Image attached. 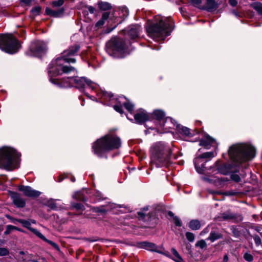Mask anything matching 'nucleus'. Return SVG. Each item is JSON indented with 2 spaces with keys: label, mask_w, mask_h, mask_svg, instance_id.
Returning <instances> with one entry per match:
<instances>
[{
  "label": "nucleus",
  "mask_w": 262,
  "mask_h": 262,
  "mask_svg": "<svg viewBox=\"0 0 262 262\" xmlns=\"http://www.w3.org/2000/svg\"><path fill=\"white\" fill-rule=\"evenodd\" d=\"M19 254L21 255H24L25 254V252L24 251H20Z\"/></svg>",
  "instance_id": "774afa93"
},
{
  "label": "nucleus",
  "mask_w": 262,
  "mask_h": 262,
  "mask_svg": "<svg viewBox=\"0 0 262 262\" xmlns=\"http://www.w3.org/2000/svg\"><path fill=\"white\" fill-rule=\"evenodd\" d=\"M121 146L120 138L115 135H107L94 143L93 149L99 157H103L106 152L117 149Z\"/></svg>",
  "instance_id": "f03ea898"
},
{
  "label": "nucleus",
  "mask_w": 262,
  "mask_h": 262,
  "mask_svg": "<svg viewBox=\"0 0 262 262\" xmlns=\"http://www.w3.org/2000/svg\"><path fill=\"white\" fill-rule=\"evenodd\" d=\"M150 159L152 163L157 167L167 166L170 160L171 149L163 142L154 143L150 147Z\"/></svg>",
  "instance_id": "7ed1b4c3"
},
{
  "label": "nucleus",
  "mask_w": 262,
  "mask_h": 262,
  "mask_svg": "<svg viewBox=\"0 0 262 262\" xmlns=\"http://www.w3.org/2000/svg\"><path fill=\"white\" fill-rule=\"evenodd\" d=\"M201 226V223L198 220H193L189 222V227L192 230H199Z\"/></svg>",
  "instance_id": "a878e982"
},
{
  "label": "nucleus",
  "mask_w": 262,
  "mask_h": 262,
  "mask_svg": "<svg viewBox=\"0 0 262 262\" xmlns=\"http://www.w3.org/2000/svg\"><path fill=\"white\" fill-rule=\"evenodd\" d=\"M41 8L40 7H36L32 9L31 12L34 15H37L39 14Z\"/></svg>",
  "instance_id": "c03bdc74"
},
{
  "label": "nucleus",
  "mask_w": 262,
  "mask_h": 262,
  "mask_svg": "<svg viewBox=\"0 0 262 262\" xmlns=\"http://www.w3.org/2000/svg\"><path fill=\"white\" fill-rule=\"evenodd\" d=\"M79 49L80 47L78 45L70 47L68 50L64 51L60 57L66 63H75L76 60L73 56L77 55Z\"/></svg>",
  "instance_id": "4468645a"
},
{
  "label": "nucleus",
  "mask_w": 262,
  "mask_h": 262,
  "mask_svg": "<svg viewBox=\"0 0 262 262\" xmlns=\"http://www.w3.org/2000/svg\"><path fill=\"white\" fill-rule=\"evenodd\" d=\"M230 5L232 6H235L237 4V0H229Z\"/></svg>",
  "instance_id": "603ef678"
},
{
  "label": "nucleus",
  "mask_w": 262,
  "mask_h": 262,
  "mask_svg": "<svg viewBox=\"0 0 262 262\" xmlns=\"http://www.w3.org/2000/svg\"><path fill=\"white\" fill-rule=\"evenodd\" d=\"M9 250L5 248H0V256H6L9 254Z\"/></svg>",
  "instance_id": "a19ab883"
},
{
  "label": "nucleus",
  "mask_w": 262,
  "mask_h": 262,
  "mask_svg": "<svg viewBox=\"0 0 262 262\" xmlns=\"http://www.w3.org/2000/svg\"><path fill=\"white\" fill-rule=\"evenodd\" d=\"M69 84L64 86H70L73 85L83 91L84 89H90L92 90H95L98 88V85L95 82L86 79L85 77H70L68 78Z\"/></svg>",
  "instance_id": "9d476101"
},
{
  "label": "nucleus",
  "mask_w": 262,
  "mask_h": 262,
  "mask_svg": "<svg viewBox=\"0 0 262 262\" xmlns=\"http://www.w3.org/2000/svg\"><path fill=\"white\" fill-rule=\"evenodd\" d=\"M32 0H21V2L26 5H29L31 4Z\"/></svg>",
  "instance_id": "864d4df0"
},
{
  "label": "nucleus",
  "mask_w": 262,
  "mask_h": 262,
  "mask_svg": "<svg viewBox=\"0 0 262 262\" xmlns=\"http://www.w3.org/2000/svg\"><path fill=\"white\" fill-rule=\"evenodd\" d=\"M13 203L17 207H24L26 205L25 201L21 198L19 194L15 192H13L11 194Z\"/></svg>",
  "instance_id": "412c9836"
},
{
  "label": "nucleus",
  "mask_w": 262,
  "mask_h": 262,
  "mask_svg": "<svg viewBox=\"0 0 262 262\" xmlns=\"http://www.w3.org/2000/svg\"><path fill=\"white\" fill-rule=\"evenodd\" d=\"M171 252L173 255L174 256L175 258L174 260L177 262H182L183 261V259L181 256L180 255L178 251L174 248L171 249Z\"/></svg>",
  "instance_id": "2f4dec72"
},
{
  "label": "nucleus",
  "mask_w": 262,
  "mask_h": 262,
  "mask_svg": "<svg viewBox=\"0 0 262 262\" xmlns=\"http://www.w3.org/2000/svg\"><path fill=\"white\" fill-rule=\"evenodd\" d=\"M153 115L157 121L158 122V125L160 127H163L166 126L167 128H172L173 126H174L175 124L173 122L174 120L170 117H167L166 118H164L165 114L161 110H156L154 112ZM157 127H158V124H156ZM156 129L158 130L157 127H156Z\"/></svg>",
  "instance_id": "f8f14e48"
},
{
  "label": "nucleus",
  "mask_w": 262,
  "mask_h": 262,
  "mask_svg": "<svg viewBox=\"0 0 262 262\" xmlns=\"http://www.w3.org/2000/svg\"><path fill=\"white\" fill-rule=\"evenodd\" d=\"M205 4L202 7V10H205L209 12H212L216 10L218 5L215 0H205Z\"/></svg>",
  "instance_id": "4be33fe9"
},
{
  "label": "nucleus",
  "mask_w": 262,
  "mask_h": 262,
  "mask_svg": "<svg viewBox=\"0 0 262 262\" xmlns=\"http://www.w3.org/2000/svg\"><path fill=\"white\" fill-rule=\"evenodd\" d=\"M84 190L82 191H79L75 192L73 195V198L75 199H76L79 201H85L86 200V198L84 196L83 194V191Z\"/></svg>",
  "instance_id": "bb28decb"
},
{
  "label": "nucleus",
  "mask_w": 262,
  "mask_h": 262,
  "mask_svg": "<svg viewBox=\"0 0 262 262\" xmlns=\"http://www.w3.org/2000/svg\"><path fill=\"white\" fill-rule=\"evenodd\" d=\"M20 47L18 41L11 34L0 35V49L9 53H16Z\"/></svg>",
  "instance_id": "1a4fd4ad"
},
{
  "label": "nucleus",
  "mask_w": 262,
  "mask_h": 262,
  "mask_svg": "<svg viewBox=\"0 0 262 262\" xmlns=\"http://www.w3.org/2000/svg\"><path fill=\"white\" fill-rule=\"evenodd\" d=\"M233 13L235 16H238V14H237V12H235V11H233Z\"/></svg>",
  "instance_id": "338daca9"
},
{
  "label": "nucleus",
  "mask_w": 262,
  "mask_h": 262,
  "mask_svg": "<svg viewBox=\"0 0 262 262\" xmlns=\"http://www.w3.org/2000/svg\"><path fill=\"white\" fill-rule=\"evenodd\" d=\"M202 179L205 181V182H208L209 183H214L216 179H210L209 178H208V177H205V176H203V177H202Z\"/></svg>",
  "instance_id": "a18cd8bd"
},
{
  "label": "nucleus",
  "mask_w": 262,
  "mask_h": 262,
  "mask_svg": "<svg viewBox=\"0 0 262 262\" xmlns=\"http://www.w3.org/2000/svg\"><path fill=\"white\" fill-rule=\"evenodd\" d=\"M234 217V215L230 213L226 212L222 214V217L224 220L232 219Z\"/></svg>",
  "instance_id": "4c0bfd02"
},
{
  "label": "nucleus",
  "mask_w": 262,
  "mask_h": 262,
  "mask_svg": "<svg viewBox=\"0 0 262 262\" xmlns=\"http://www.w3.org/2000/svg\"><path fill=\"white\" fill-rule=\"evenodd\" d=\"M231 178L232 180L235 181V182H239L241 180V178L237 174H232L231 176Z\"/></svg>",
  "instance_id": "8fccbe9b"
},
{
  "label": "nucleus",
  "mask_w": 262,
  "mask_h": 262,
  "mask_svg": "<svg viewBox=\"0 0 262 262\" xmlns=\"http://www.w3.org/2000/svg\"><path fill=\"white\" fill-rule=\"evenodd\" d=\"M10 233V231L9 230V229H8L6 228V231L4 232L5 234H8Z\"/></svg>",
  "instance_id": "0e129e2a"
},
{
  "label": "nucleus",
  "mask_w": 262,
  "mask_h": 262,
  "mask_svg": "<svg viewBox=\"0 0 262 262\" xmlns=\"http://www.w3.org/2000/svg\"><path fill=\"white\" fill-rule=\"evenodd\" d=\"M208 232V229L207 228H206L204 229L201 233V235H203L204 234H205Z\"/></svg>",
  "instance_id": "13d9d810"
},
{
  "label": "nucleus",
  "mask_w": 262,
  "mask_h": 262,
  "mask_svg": "<svg viewBox=\"0 0 262 262\" xmlns=\"http://www.w3.org/2000/svg\"><path fill=\"white\" fill-rule=\"evenodd\" d=\"M47 49V45L45 42L36 40L31 44L28 54L30 56L40 57L46 53Z\"/></svg>",
  "instance_id": "9b49d317"
},
{
  "label": "nucleus",
  "mask_w": 262,
  "mask_h": 262,
  "mask_svg": "<svg viewBox=\"0 0 262 262\" xmlns=\"http://www.w3.org/2000/svg\"><path fill=\"white\" fill-rule=\"evenodd\" d=\"M110 207L108 206H107L106 207L105 206H101V207H94L93 210V211L95 212H101L104 213L106 211H107L109 209Z\"/></svg>",
  "instance_id": "7c9ffc66"
},
{
  "label": "nucleus",
  "mask_w": 262,
  "mask_h": 262,
  "mask_svg": "<svg viewBox=\"0 0 262 262\" xmlns=\"http://www.w3.org/2000/svg\"><path fill=\"white\" fill-rule=\"evenodd\" d=\"M72 207L75 208L78 210H84V206L80 203H74L72 205Z\"/></svg>",
  "instance_id": "ea45409f"
},
{
  "label": "nucleus",
  "mask_w": 262,
  "mask_h": 262,
  "mask_svg": "<svg viewBox=\"0 0 262 262\" xmlns=\"http://www.w3.org/2000/svg\"><path fill=\"white\" fill-rule=\"evenodd\" d=\"M117 14L118 12L114 11L104 12L102 13L101 18L95 24L94 28L96 29L101 28L105 24L106 21H108V22L112 21V22L117 23V25L120 24L121 21H119L117 16Z\"/></svg>",
  "instance_id": "ddd939ff"
},
{
  "label": "nucleus",
  "mask_w": 262,
  "mask_h": 262,
  "mask_svg": "<svg viewBox=\"0 0 262 262\" xmlns=\"http://www.w3.org/2000/svg\"><path fill=\"white\" fill-rule=\"evenodd\" d=\"M186 237L187 239L190 242H193L194 240V234L189 232H187L186 233Z\"/></svg>",
  "instance_id": "58836bf2"
},
{
  "label": "nucleus",
  "mask_w": 262,
  "mask_h": 262,
  "mask_svg": "<svg viewBox=\"0 0 262 262\" xmlns=\"http://www.w3.org/2000/svg\"><path fill=\"white\" fill-rule=\"evenodd\" d=\"M99 8L103 11L108 10L111 9V5L107 2H99L98 3Z\"/></svg>",
  "instance_id": "c756f323"
},
{
  "label": "nucleus",
  "mask_w": 262,
  "mask_h": 262,
  "mask_svg": "<svg viewBox=\"0 0 262 262\" xmlns=\"http://www.w3.org/2000/svg\"><path fill=\"white\" fill-rule=\"evenodd\" d=\"M168 214L169 216H170L171 217H173L174 216V214L171 211H169L168 212Z\"/></svg>",
  "instance_id": "680f3d73"
},
{
  "label": "nucleus",
  "mask_w": 262,
  "mask_h": 262,
  "mask_svg": "<svg viewBox=\"0 0 262 262\" xmlns=\"http://www.w3.org/2000/svg\"><path fill=\"white\" fill-rule=\"evenodd\" d=\"M8 228H9V230H10V231L11 232L12 230L15 229H17V227H15V226H13L12 225H8L7 226V229H8Z\"/></svg>",
  "instance_id": "5fc2aeb1"
},
{
  "label": "nucleus",
  "mask_w": 262,
  "mask_h": 262,
  "mask_svg": "<svg viewBox=\"0 0 262 262\" xmlns=\"http://www.w3.org/2000/svg\"><path fill=\"white\" fill-rule=\"evenodd\" d=\"M29 221H30L31 222V225L32 224H35L36 223V221L35 220H33V219H30L29 220Z\"/></svg>",
  "instance_id": "052dcab7"
},
{
  "label": "nucleus",
  "mask_w": 262,
  "mask_h": 262,
  "mask_svg": "<svg viewBox=\"0 0 262 262\" xmlns=\"http://www.w3.org/2000/svg\"><path fill=\"white\" fill-rule=\"evenodd\" d=\"M64 4V0H57L53 1L52 6L53 8H57L61 6Z\"/></svg>",
  "instance_id": "e433bc0d"
},
{
  "label": "nucleus",
  "mask_w": 262,
  "mask_h": 262,
  "mask_svg": "<svg viewBox=\"0 0 262 262\" xmlns=\"http://www.w3.org/2000/svg\"><path fill=\"white\" fill-rule=\"evenodd\" d=\"M212 193H215V194H226L227 195H234L236 194V192H234V191H228V192H224V193H222V192H219V191H215V192H213Z\"/></svg>",
  "instance_id": "09e8293b"
},
{
  "label": "nucleus",
  "mask_w": 262,
  "mask_h": 262,
  "mask_svg": "<svg viewBox=\"0 0 262 262\" xmlns=\"http://www.w3.org/2000/svg\"><path fill=\"white\" fill-rule=\"evenodd\" d=\"M173 220L174 222V224L177 226H181L182 223L179 218H178L177 216H174L173 217Z\"/></svg>",
  "instance_id": "3c124183"
},
{
  "label": "nucleus",
  "mask_w": 262,
  "mask_h": 262,
  "mask_svg": "<svg viewBox=\"0 0 262 262\" xmlns=\"http://www.w3.org/2000/svg\"><path fill=\"white\" fill-rule=\"evenodd\" d=\"M15 229V230H18V231H20V232H24V231H23L22 229H20V228H17V229Z\"/></svg>",
  "instance_id": "69168bd1"
},
{
  "label": "nucleus",
  "mask_w": 262,
  "mask_h": 262,
  "mask_svg": "<svg viewBox=\"0 0 262 262\" xmlns=\"http://www.w3.org/2000/svg\"><path fill=\"white\" fill-rule=\"evenodd\" d=\"M138 215L140 216V217L142 218V217H144V216H145V214L143 212H141V211L138 212Z\"/></svg>",
  "instance_id": "4d7b16f0"
},
{
  "label": "nucleus",
  "mask_w": 262,
  "mask_h": 262,
  "mask_svg": "<svg viewBox=\"0 0 262 262\" xmlns=\"http://www.w3.org/2000/svg\"><path fill=\"white\" fill-rule=\"evenodd\" d=\"M149 118V115L147 112L141 109L139 112L134 115V119L136 122L139 124H142L147 121Z\"/></svg>",
  "instance_id": "a211bd4d"
},
{
  "label": "nucleus",
  "mask_w": 262,
  "mask_h": 262,
  "mask_svg": "<svg viewBox=\"0 0 262 262\" xmlns=\"http://www.w3.org/2000/svg\"><path fill=\"white\" fill-rule=\"evenodd\" d=\"M228 154L233 162L242 163L253 159L255 155V149L250 145L237 144L230 147Z\"/></svg>",
  "instance_id": "20e7f679"
},
{
  "label": "nucleus",
  "mask_w": 262,
  "mask_h": 262,
  "mask_svg": "<svg viewBox=\"0 0 262 262\" xmlns=\"http://www.w3.org/2000/svg\"><path fill=\"white\" fill-rule=\"evenodd\" d=\"M19 190L22 191L24 195L29 197H37L41 194L40 192L33 189L30 186H21L19 187Z\"/></svg>",
  "instance_id": "dca6fc26"
},
{
  "label": "nucleus",
  "mask_w": 262,
  "mask_h": 262,
  "mask_svg": "<svg viewBox=\"0 0 262 262\" xmlns=\"http://www.w3.org/2000/svg\"><path fill=\"white\" fill-rule=\"evenodd\" d=\"M216 155V153L215 151H209L206 152L202 154L201 155L194 158L193 162L195 165V168L196 171L201 172L202 169L200 168V162H203V159H206V160H210L211 158L214 157Z\"/></svg>",
  "instance_id": "2eb2a0df"
},
{
  "label": "nucleus",
  "mask_w": 262,
  "mask_h": 262,
  "mask_svg": "<svg viewBox=\"0 0 262 262\" xmlns=\"http://www.w3.org/2000/svg\"><path fill=\"white\" fill-rule=\"evenodd\" d=\"M228 260V257L227 255H225L224 257V261L225 262L227 261Z\"/></svg>",
  "instance_id": "e2e57ef3"
},
{
  "label": "nucleus",
  "mask_w": 262,
  "mask_h": 262,
  "mask_svg": "<svg viewBox=\"0 0 262 262\" xmlns=\"http://www.w3.org/2000/svg\"><path fill=\"white\" fill-rule=\"evenodd\" d=\"M37 237L42 239L43 241L46 242L55 248H57V245L53 241L48 239L42 234L40 233V235H38Z\"/></svg>",
  "instance_id": "473e14b6"
},
{
  "label": "nucleus",
  "mask_w": 262,
  "mask_h": 262,
  "mask_svg": "<svg viewBox=\"0 0 262 262\" xmlns=\"http://www.w3.org/2000/svg\"><path fill=\"white\" fill-rule=\"evenodd\" d=\"M141 245L142 248L147 250L159 252L157 246L154 243L144 242L141 243Z\"/></svg>",
  "instance_id": "393cba45"
},
{
  "label": "nucleus",
  "mask_w": 262,
  "mask_h": 262,
  "mask_svg": "<svg viewBox=\"0 0 262 262\" xmlns=\"http://www.w3.org/2000/svg\"><path fill=\"white\" fill-rule=\"evenodd\" d=\"M253 8L255 10L258 14L262 15V4L260 3H254L252 4Z\"/></svg>",
  "instance_id": "c85d7f7f"
},
{
  "label": "nucleus",
  "mask_w": 262,
  "mask_h": 262,
  "mask_svg": "<svg viewBox=\"0 0 262 262\" xmlns=\"http://www.w3.org/2000/svg\"><path fill=\"white\" fill-rule=\"evenodd\" d=\"M19 223H20L23 227L27 228L30 231L32 232L37 236L40 235V232L37 229H34L31 227V222L28 220H25L23 219H18L17 220Z\"/></svg>",
  "instance_id": "5701e85b"
},
{
  "label": "nucleus",
  "mask_w": 262,
  "mask_h": 262,
  "mask_svg": "<svg viewBox=\"0 0 262 262\" xmlns=\"http://www.w3.org/2000/svg\"><path fill=\"white\" fill-rule=\"evenodd\" d=\"M141 29V26L138 25H133L129 27V29L127 31V35L131 39H136L139 36Z\"/></svg>",
  "instance_id": "6ab92c4d"
},
{
  "label": "nucleus",
  "mask_w": 262,
  "mask_h": 262,
  "mask_svg": "<svg viewBox=\"0 0 262 262\" xmlns=\"http://www.w3.org/2000/svg\"><path fill=\"white\" fill-rule=\"evenodd\" d=\"M88 10L89 11V12L91 13H93L95 11V8L94 7H93L92 6H89L88 7Z\"/></svg>",
  "instance_id": "6e6d98bb"
},
{
  "label": "nucleus",
  "mask_w": 262,
  "mask_h": 262,
  "mask_svg": "<svg viewBox=\"0 0 262 262\" xmlns=\"http://www.w3.org/2000/svg\"><path fill=\"white\" fill-rule=\"evenodd\" d=\"M217 164H218V162H216L215 163V165H216V167L217 168V170H218L219 172H220L222 173H223L224 174H227L229 172V169L227 168L226 165H224L223 168H222V167H219Z\"/></svg>",
  "instance_id": "72a5a7b5"
},
{
  "label": "nucleus",
  "mask_w": 262,
  "mask_h": 262,
  "mask_svg": "<svg viewBox=\"0 0 262 262\" xmlns=\"http://www.w3.org/2000/svg\"><path fill=\"white\" fill-rule=\"evenodd\" d=\"M47 205L52 209H55L57 206L53 200H50L48 201Z\"/></svg>",
  "instance_id": "49530a36"
},
{
  "label": "nucleus",
  "mask_w": 262,
  "mask_h": 262,
  "mask_svg": "<svg viewBox=\"0 0 262 262\" xmlns=\"http://www.w3.org/2000/svg\"><path fill=\"white\" fill-rule=\"evenodd\" d=\"M253 239L255 244L257 246H259L261 244V241L260 237L257 235H255L253 236Z\"/></svg>",
  "instance_id": "37998d69"
},
{
  "label": "nucleus",
  "mask_w": 262,
  "mask_h": 262,
  "mask_svg": "<svg viewBox=\"0 0 262 262\" xmlns=\"http://www.w3.org/2000/svg\"><path fill=\"white\" fill-rule=\"evenodd\" d=\"M101 102L107 105H112L115 102L117 104L114 105V110L120 114H122L123 111L122 107H124L132 114L134 108V105L130 102L123 96L119 97L118 98H115L113 95L106 92H103L101 97Z\"/></svg>",
  "instance_id": "0eeeda50"
},
{
  "label": "nucleus",
  "mask_w": 262,
  "mask_h": 262,
  "mask_svg": "<svg viewBox=\"0 0 262 262\" xmlns=\"http://www.w3.org/2000/svg\"><path fill=\"white\" fill-rule=\"evenodd\" d=\"M188 1L193 6L202 9L203 5H202L201 0H188Z\"/></svg>",
  "instance_id": "f704fd0d"
},
{
  "label": "nucleus",
  "mask_w": 262,
  "mask_h": 262,
  "mask_svg": "<svg viewBox=\"0 0 262 262\" xmlns=\"http://www.w3.org/2000/svg\"><path fill=\"white\" fill-rule=\"evenodd\" d=\"M173 122L174 123V124H176L174 120ZM176 125L177 129L179 133L186 136H191V133H190V130L188 128L183 126L180 124H175L174 126Z\"/></svg>",
  "instance_id": "b1692460"
},
{
  "label": "nucleus",
  "mask_w": 262,
  "mask_h": 262,
  "mask_svg": "<svg viewBox=\"0 0 262 262\" xmlns=\"http://www.w3.org/2000/svg\"><path fill=\"white\" fill-rule=\"evenodd\" d=\"M64 60L60 57L53 59L49 64L48 69L50 81L54 84H58L59 82L55 77L62 73L71 72L77 73L76 69L71 66L66 64Z\"/></svg>",
  "instance_id": "423d86ee"
},
{
  "label": "nucleus",
  "mask_w": 262,
  "mask_h": 262,
  "mask_svg": "<svg viewBox=\"0 0 262 262\" xmlns=\"http://www.w3.org/2000/svg\"><path fill=\"white\" fill-rule=\"evenodd\" d=\"M199 145L208 149L211 146H214L216 145V141L210 136L206 135L204 138L200 140Z\"/></svg>",
  "instance_id": "f3484780"
},
{
  "label": "nucleus",
  "mask_w": 262,
  "mask_h": 262,
  "mask_svg": "<svg viewBox=\"0 0 262 262\" xmlns=\"http://www.w3.org/2000/svg\"><path fill=\"white\" fill-rule=\"evenodd\" d=\"M117 25H115L111 29H107V31H106V33H108L111 32L113 29H114L117 27Z\"/></svg>",
  "instance_id": "bf43d9fd"
},
{
  "label": "nucleus",
  "mask_w": 262,
  "mask_h": 262,
  "mask_svg": "<svg viewBox=\"0 0 262 262\" xmlns=\"http://www.w3.org/2000/svg\"><path fill=\"white\" fill-rule=\"evenodd\" d=\"M20 154L14 148L4 146L0 148V168L12 170L18 167Z\"/></svg>",
  "instance_id": "39448f33"
},
{
  "label": "nucleus",
  "mask_w": 262,
  "mask_h": 262,
  "mask_svg": "<svg viewBox=\"0 0 262 262\" xmlns=\"http://www.w3.org/2000/svg\"><path fill=\"white\" fill-rule=\"evenodd\" d=\"M244 257L246 260L249 262L252 261L253 259V256L248 253H246L244 255Z\"/></svg>",
  "instance_id": "79ce46f5"
},
{
  "label": "nucleus",
  "mask_w": 262,
  "mask_h": 262,
  "mask_svg": "<svg viewBox=\"0 0 262 262\" xmlns=\"http://www.w3.org/2000/svg\"><path fill=\"white\" fill-rule=\"evenodd\" d=\"M208 161L207 160H206L205 161L203 159V162H200V168L202 169V170L201 172L197 171L199 173H203L204 171L205 170V164Z\"/></svg>",
  "instance_id": "de8ad7c7"
},
{
  "label": "nucleus",
  "mask_w": 262,
  "mask_h": 262,
  "mask_svg": "<svg viewBox=\"0 0 262 262\" xmlns=\"http://www.w3.org/2000/svg\"><path fill=\"white\" fill-rule=\"evenodd\" d=\"M106 51L110 55L116 58L124 57L130 51L128 43L120 38H113L108 41Z\"/></svg>",
  "instance_id": "6e6552de"
},
{
  "label": "nucleus",
  "mask_w": 262,
  "mask_h": 262,
  "mask_svg": "<svg viewBox=\"0 0 262 262\" xmlns=\"http://www.w3.org/2000/svg\"><path fill=\"white\" fill-rule=\"evenodd\" d=\"M65 9L64 8H60L59 9L52 10L49 8H47L46 9V13L50 16L54 17H61L63 16Z\"/></svg>",
  "instance_id": "aec40b11"
},
{
  "label": "nucleus",
  "mask_w": 262,
  "mask_h": 262,
  "mask_svg": "<svg viewBox=\"0 0 262 262\" xmlns=\"http://www.w3.org/2000/svg\"><path fill=\"white\" fill-rule=\"evenodd\" d=\"M207 244L206 242L203 240H200L199 241H198L195 244V246L196 247H199L201 249H203L206 247Z\"/></svg>",
  "instance_id": "c9c22d12"
},
{
  "label": "nucleus",
  "mask_w": 262,
  "mask_h": 262,
  "mask_svg": "<svg viewBox=\"0 0 262 262\" xmlns=\"http://www.w3.org/2000/svg\"><path fill=\"white\" fill-rule=\"evenodd\" d=\"M221 237L222 236L221 234L211 231L207 239L210 240L212 242H213L221 238Z\"/></svg>",
  "instance_id": "cd10ccee"
},
{
  "label": "nucleus",
  "mask_w": 262,
  "mask_h": 262,
  "mask_svg": "<svg viewBox=\"0 0 262 262\" xmlns=\"http://www.w3.org/2000/svg\"><path fill=\"white\" fill-rule=\"evenodd\" d=\"M172 30V20L160 15L156 16L154 22L146 27L148 36L156 41L164 40Z\"/></svg>",
  "instance_id": "f257e3e1"
}]
</instances>
